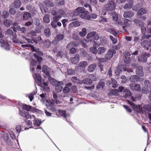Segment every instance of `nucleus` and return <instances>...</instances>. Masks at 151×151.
<instances>
[{
  "label": "nucleus",
  "instance_id": "nucleus-1",
  "mask_svg": "<svg viewBox=\"0 0 151 151\" xmlns=\"http://www.w3.org/2000/svg\"><path fill=\"white\" fill-rule=\"evenodd\" d=\"M22 47H30L32 52H35V53H34V55L35 58L37 59V61L39 63H40L42 60V58L39 55H42L43 54L39 50V49L35 48L32 45H22Z\"/></svg>",
  "mask_w": 151,
  "mask_h": 151
},
{
  "label": "nucleus",
  "instance_id": "nucleus-2",
  "mask_svg": "<svg viewBox=\"0 0 151 151\" xmlns=\"http://www.w3.org/2000/svg\"><path fill=\"white\" fill-rule=\"evenodd\" d=\"M96 78H94V76L93 75H90L89 78H85L81 81L82 83H84L87 85H90L92 83V81H96Z\"/></svg>",
  "mask_w": 151,
  "mask_h": 151
},
{
  "label": "nucleus",
  "instance_id": "nucleus-3",
  "mask_svg": "<svg viewBox=\"0 0 151 151\" xmlns=\"http://www.w3.org/2000/svg\"><path fill=\"white\" fill-rule=\"evenodd\" d=\"M128 102L129 104L132 106L135 111L137 113H142V112H143L142 108L141 105H136L133 103L129 101H128Z\"/></svg>",
  "mask_w": 151,
  "mask_h": 151
},
{
  "label": "nucleus",
  "instance_id": "nucleus-4",
  "mask_svg": "<svg viewBox=\"0 0 151 151\" xmlns=\"http://www.w3.org/2000/svg\"><path fill=\"white\" fill-rule=\"evenodd\" d=\"M88 65L86 61H82L80 62L77 65V69L79 70H83Z\"/></svg>",
  "mask_w": 151,
  "mask_h": 151
},
{
  "label": "nucleus",
  "instance_id": "nucleus-5",
  "mask_svg": "<svg viewBox=\"0 0 151 151\" xmlns=\"http://www.w3.org/2000/svg\"><path fill=\"white\" fill-rule=\"evenodd\" d=\"M107 10L108 11H112L115 10L116 5L113 1H109L108 4L106 5Z\"/></svg>",
  "mask_w": 151,
  "mask_h": 151
},
{
  "label": "nucleus",
  "instance_id": "nucleus-6",
  "mask_svg": "<svg viewBox=\"0 0 151 151\" xmlns=\"http://www.w3.org/2000/svg\"><path fill=\"white\" fill-rule=\"evenodd\" d=\"M93 37L94 39L96 40H98L100 38L99 35L94 31L89 33L88 34L87 36L88 39L91 38Z\"/></svg>",
  "mask_w": 151,
  "mask_h": 151
},
{
  "label": "nucleus",
  "instance_id": "nucleus-7",
  "mask_svg": "<svg viewBox=\"0 0 151 151\" xmlns=\"http://www.w3.org/2000/svg\"><path fill=\"white\" fill-rule=\"evenodd\" d=\"M115 53L116 51L114 50H109L105 55V58L107 60L113 57L114 54H115Z\"/></svg>",
  "mask_w": 151,
  "mask_h": 151
},
{
  "label": "nucleus",
  "instance_id": "nucleus-8",
  "mask_svg": "<svg viewBox=\"0 0 151 151\" xmlns=\"http://www.w3.org/2000/svg\"><path fill=\"white\" fill-rule=\"evenodd\" d=\"M130 89L134 91H139L141 90V87L139 85L135 83H132L129 85Z\"/></svg>",
  "mask_w": 151,
  "mask_h": 151
},
{
  "label": "nucleus",
  "instance_id": "nucleus-9",
  "mask_svg": "<svg viewBox=\"0 0 151 151\" xmlns=\"http://www.w3.org/2000/svg\"><path fill=\"white\" fill-rule=\"evenodd\" d=\"M85 9L83 7H79L77 8L75 10L74 14L75 15L78 16L80 14L84 13L85 12Z\"/></svg>",
  "mask_w": 151,
  "mask_h": 151
},
{
  "label": "nucleus",
  "instance_id": "nucleus-10",
  "mask_svg": "<svg viewBox=\"0 0 151 151\" xmlns=\"http://www.w3.org/2000/svg\"><path fill=\"white\" fill-rule=\"evenodd\" d=\"M80 56L78 54H76L74 57H72L70 59L71 63L73 64H76L79 61Z\"/></svg>",
  "mask_w": 151,
  "mask_h": 151
},
{
  "label": "nucleus",
  "instance_id": "nucleus-11",
  "mask_svg": "<svg viewBox=\"0 0 151 151\" xmlns=\"http://www.w3.org/2000/svg\"><path fill=\"white\" fill-rule=\"evenodd\" d=\"M150 56V54L149 53L142 54L141 55L140 58L139 59V60L141 62H146L147 57H149Z\"/></svg>",
  "mask_w": 151,
  "mask_h": 151
},
{
  "label": "nucleus",
  "instance_id": "nucleus-12",
  "mask_svg": "<svg viewBox=\"0 0 151 151\" xmlns=\"http://www.w3.org/2000/svg\"><path fill=\"white\" fill-rule=\"evenodd\" d=\"M0 43L1 44V46L3 47L5 50H8L9 49V46L8 43L4 40L0 39Z\"/></svg>",
  "mask_w": 151,
  "mask_h": 151
},
{
  "label": "nucleus",
  "instance_id": "nucleus-13",
  "mask_svg": "<svg viewBox=\"0 0 151 151\" xmlns=\"http://www.w3.org/2000/svg\"><path fill=\"white\" fill-rule=\"evenodd\" d=\"M136 73L137 75L143 77L144 76V73L142 67H139L137 68L136 70Z\"/></svg>",
  "mask_w": 151,
  "mask_h": 151
},
{
  "label": "nucleus",
  "instance_id": "nucleus-14",
  "mask_svg": "<svg viewBox=\"0 0 151 151\" xmlns=\"http://www.w3.org/2000/svg\"><path fill=\"white\" fill-rule=\"evenodd\" d=\"M134 15L133 12L131 11H125L124 13L123 17L124 18H130L132 17Z\"/></svg>",
  "mask_w": 151,
  "mask_h": 151
},
{
  "label": "nucleus",
  "instance_id": "nucleus-15",
  "mask_svg": "<svg viewBox=\"0 0 151 151\" xmlns=\"http://www.w3.org/2000/svg\"><path fill=\"white\" fill-rule=\"evenodd\" d=\"M142 113L149 112H151V105L149 104H145L142 107Z\"/></svg>",
  "mask_w": 151,
  "mask_h": 151
},
{
  "label": "nucleus",
  "instance_id": "nucleus-16",
  "mask_svg": "<svg viewBox=\"0 0 151 151\" xmlns=\"http://www.w3.org/2000/svg\"><path fill=\"white\" fill-rule=\"evenodd\" d=\"M122 93L124 97L125 98H129L131 95L130 91L129 89L126 88L124 90Z\"/></svg>",
  "mask_w": 151,
  "mask_h": 151
},
{
  "label": "nucleus",
  "instance_id": "nucleus-17",
  "mask_svg": "<svg viewBox=\"0 0 151 151\" xmlns=\"http://www.w3.org/2000/svg\"><path fill=\"white\" fill-rule=\"evenodd\" d=\"M31 17V14L27 12H25L23 15V20H27Z\"/></svg>",
  "mask_w": 151,
  "mask_h": 151
},
{
  "label": "nucleus",
  "instance_id": "nucleus-18",
  "mask_svg": "<svg viewBox=\"0 0 151 151\" xmlns=\"http://www.w3.org/2000/svg\"><path fill=\"white\" fill-rule=\"evenodd\" d=\"M88 12L87 11H85L84 13H81L79 14L80 17L83 19H86L89 20L91 18L90 16L84 14V13H87Z\"/></svg>",
  "mask_w": 151,
  "mask_h": 151
},
{
  "label": "nucleus",
  "instance_id": "nucleus-19",
  "mask_svg": "<svg viewBox=\"0 0 151 151\" xmlns=\"http://www.w3.org/2000/svg\"><path fill=\"white\" fill-rule=\"evenodd\" d=\"M139 78L136 75L132 76L130 78L129 80L132 82L135 83L139 81Z\"/></svg>",
  "mask_w": 151,
  "mask_h": 151
},
{
  "label": "nucleus",
  "instance_id": "nucleus-20",
  "mask_svg": "<svg viewBox=\"0 0 151 151\" xmlns=\"http://www.w3.org/2000/svg\"><path fill=\"white\" fill-rule=\"evenodd\" d=\"M10 35H11V36L13 37L12 39L13 42L15 43H17L18 42V40L16 39L17 37V35L15 33H13L12 30H10Z\"/></svg>",
  "mask_w": 151,
  "mask_h": 151
},
{
  "label": "nucleus",
  "instance_id": "nucleus-21",
  "mask_svg": "<svg viewBox=\"0 0 151 151\" xmlns=\"http://www.w3.org/2000/svg\"><path fill=\"white\" fill-rule=\"evenodd\" d=\"M72 81L77 84H82V82L81 81L78 79L76 77H73L71 78Z\"/></svg>",
  "mask_w": 151,
  "mask_h": 151
},
{
  "label": "nucleus",
  "instance_id": "nucleus-22",
  "mask_svg": "<svg viewBox=\"0 0 151 151\" xmlns=\"http://www.w3.org/2000/svg\"><path fill=\"white\" fill-rule=\"evenodd\" d=\"M147 11L146 9L141 8L138 10L137 14L139 16H142L147 13Z\"/></svg>",
  "mask_w": 151,
  "mask_h": 151
},
{
  "label": "nucleus",
  "instance_id": "nucleus-23",
  "mask_svg": "<svg viewBox=\"0 0 151 151\" xmlns=\"http://www.w3.org/2000/svg\"><path fill=\"white\" fill-rule=\"evenodd\" d=\"M118 91L116 89H112L111 90L110 92L108 93V95L109 96H111L112 95L116 96L118 95Z\"/></svg>",
  "mask_w": 151,
  "mask_h": 151
},
{
  "label": "nucleus",
  "instance_id": "nucleus-24",
  "mask_svg": "<svg viewBox=\"0 0 151 151\" xmlns=\"http://www.w3.org/2000/svg\"><path fill=\"white\" fill-rule=\"evenodd\" d=\"M21 3L20 0H15L14 2V7L16 8H19L21 6Z\"/></svg>",
  "mask_w": 151,
  "mask_h": 151
},
{
  "label": "nucleus",
  "instance_id": "nucleus-25",
  "mask_svg": "<svg viewBox=\"0 0 151 151\" xmlns=\"http://www.w3.org/2000/svg\"><path fill=\"white\" fill-rule=\"evenodd\" d=\"M44 32L47 37H48L51 35L50 29L48 28H46L44 31Z\"/></svg>",
  "mask_w": 151,
  "mask_h": 151
},
{
  "label": "nucleus",
  "instance_id": "nucleus-26",
  "mask_svg": "<svg viewBox=\"0 0 151 151\" xmlns=\"http://www.w3.org/2000/svg\"><path fill=\"white\" fill-rule=\"evenodd\" d=\"M96 67V65L95 64L90 65L88 68V70L89 72H93L94 71Z\"/></svg>",
  "mask_w": 151,
  "mask_h": 151
},
{
  "label": "nucleus",
  "instance_id": "nucleus-27",
  "mask_svg": "<svg viewBox=\"0 0 151 151\" xmlns=\"http://www.w3.org/2000/svg\"><path fill=\"white\" fill-rule=\"evenodd\" d=\"M106 50L105 47H99L97 50V53L98 54H101Z\"/></svg>",
  "mask_w": 151,
  "mask_h": 151
},
{
  "label": "nucleus",
  "instance_id": "nucleus-28",
  "mask_svg": "<svg viewBox=\"0 0 151 151\" xmlns=\"http://www.w3.org/2000/svg\"><path fill=\"white\" fill-rule=\"evenodd\" d=\"M43 44L46 47L48 48L51 44V42L48 40H46L43 42Z\"/></svg>",
  "mask_w": 151,
  "mask_h": 151
},
{
  "label": "nucleus",
  "instance_id": "nucleus-29",
  "mask_svg": "<svg viewBox=\"0 0 151 151\" xmlns=\"http://www.w3.org/2000/svg\"><path fill=\"white\" fill-rule=\"evenodd\" d=\"M80 25L79 22L78 21L73 22L71 23L69 25V27L73 28L78 27Z\"/></svg>",
  "mask_w": 151,
  "mask_h": 151
},
{
  "label": "nucleus",
  "instance_id": "nucleus-30",
  "mask_svg": "<svg viewBox=\"0 0 151 151\" xmlns=\"http://www.w3.org/2000/svg\"><path fill=\"white\" fill-rule=\"evenodd\" d=\"M133 22L137 25H138L140 26H142V25H144L143 22L139 20L134 19H133Z\"/></svg>",
  "mask_w": 151,
  "mask_h": 151
},
{
  "label": "nucleus",
  "instance_id": "nucleus-31",
  "mask_svg": "<svg viewBox=\"0 0 151 151\" xmlns=\"http://www.w3.org/2000/svg\"><path fill=\"white\" fill-rule=\"evenodd\" d=\"M104 86V82H103L102 81H100L97 85L96 87V88L98 89L101 88L103 89V88Z\"/></svg>",
  "mask_w": 151,
  "mask_h": 151
},
{
  "label": "nucleus",
  "instance_id": "nucleus-32",
  "mask_svg": "<svg viewBox=\"0 0 151 151\" xmlns=\"http://www.w3.org/2000/svg\"><path fill=\"white\" fill-rule=\"evenodd\" d=\"M36 91H34L29 94L27 95L26 96L28 97L30 101H32L34 99L33 96L36 93Z\"/></svg>",
  "mask_w": 151,
  "mask_h": 151
},
{
  "label": "nucleus",
  "instance_id": "nucleus-33",
  "mask_svg": "<svg viewBox=\"0 0 151 151\" xmlns=\"http://www.w3.org/2000/svg\"><path fill=\"white\" fill-rule=\"evenodd\" d=\"M123 68L122 67L121 65H119L116 69L115 73L117 75H119V73L122 71V69Z\"/></svg>",
  "mask_w": 151,
  "mask_h": 151
},
{
  "label": "nucleus",
  "instance_id": "nucleus-34",
  "mask_svg": "<svg viewBox=\"0 0 151 151\" xmlns=\"http://www.w3.org/2000/svg\"><path fill=\"white\" fill-rule=\"evenodd\" d=\"M49 15L48 14L45 15L43 17V20L44 22L48 23L50 22V20L49 19Z\"/></svg>",
  "mask_w": 151,
  "mask_h": 151
},
{
  "label": "nucleus",
  "instance_id": "nucleus-35",
  "mask_svg": "<svg viewBox=\"0 0 151 151\" xmlns=\"http://www.w3.org/2000/svg\"><path fill=\"white\" fill-rule=\"evenodd\" d=\"M72 38L75 40H79V37H78L77 33L75 32H74L72 34Z\"/></svg>",
  "mask_w": 151,
  "mask_h": 151
},
{
  "label": "nucleus",
  "instance_id": "nucleus-36",
  "mask_svg": "<svg viewBox=\"0 0 151 151\" xmlns=\"http://www.w3.org/2000/svg\"><path fill=\"white\" fill-rule=\"evenodd\" d=\"M145 86L147 88H151V83L148 80H145L144 82Z\"/></svg>",
  "mask_w": 151,
  "mask_h": 151
},
{
  "label": "nucleus",
  "instance_id": "nucleus-37",
  "mask_svg": "<svg viewBox=\"0 0 151 151\" xmlns=\"http://www.w3.org/2000/svg\"><path fill=\"white\" fill-rule=\"evenodd\" d=\"M33 76L34 78L38 82H40L41 81V78L39 75L37 73H35Z\"/></svg>",
  "mask_w": 151,
  "mask_h": 151
},
{
  "label": "nucleus",
  "instance_id": "nucleus-38",
  "mask_svg": "<svg viewBox=\"0 0 151 151\" xmlns=\"http://www.w3.org/2000/svg\"><path fill=\"white\" fill-rule=\"evenodd\" d=\"M21 115L27 119L31 118L32 117H33L34 119H35V115H32V116H30L27 113H23Z\"/></svg>",
  "mask_w": 151,
  "mask_h": 151
},
{
  "label": "nucleus",
  "instance_id": "nucleus-39",
  "mask_svg": "<svg viewBox=\"0 0 151 151\" xmlns=\"http://www.w3.org/2000/svg\"><path fill=\"white\" fill-rule=\"evenodd\" d=\"M63 88V87L60 85H57L55 87V89L58 93H59L61 91Z\"/></svg>",
  "mask_w": 151,
  "mask_h": 151
},
{
  "label": "nucleus",
  "instance_id": "nucleus-40",
  "mask_svg": "<svg viewBox=\"0 0 151 151\" xmlns=\"http://www.w3.org/2000/svg\"><path fill=\"white\" fill-rule=\"evenodd\" d=\"M64 38V36L63 35H57L55 38V40L59 41L62 40Z\"/></svg>",
  "mask_w": 151,
  "mask_h": 151
},
{
  "label": "nucleus",
  "instance_id": "nucleus-41",
  "mask_svg": "<svg viewBox=\"0 0 151 151\" xmlns=\"http://www.w3.org/2000/svg\"><path fill=\"white\" fill-rule=\"evenodd\" d=\"M22 108L23 109L26 110L27 111H29L32 109V106L26 104H24L22 106Z\"/></svg>",
  "mask_w": 151,
  "mask_h": 151
},
{
  "label": "nucleus",
  "instance_id": "nucleus-42",
  "mask_svg": "<svg viewBox=\"0 0 151 151\" xmlns=\"http://www.w3.org/2000/svg\"><path fill=\"white\" fill-rule=\"evenodd\" d=\"M133 6V5L129 3L126 4L124 6V8L126 10H129Z\"/></svg>",
  "mask_w": 151,
  "mask_h": 151
},
{
  "label": "nucleus",
  "instance_id": "nucleus-43",
  "mask_svg": "<svg viewBox=\"0 0 151 151\" xmlns=\"http://www.w3.org/2000/svg\"><path fill=\"white\" fill-rule=\"evenodd\" d=\"M107 30L110 33L114 36H116L117 33L116 32L114 31V30L112 28H108L107 29Z\"/></svg>",
  "mask_w": 151,
  "mask_h": 151
},
{
  "label": "nucleus",
  "instance_id": "nucleus-44",
  "mask_svg": "<svg viewBox=\"0 0 151 151\" xmlns=\"http://www.w3.org/2000/svg\"><path fill=\"white\" fill-rule=\"evenodd\" d=\"M58 112L59 114L61 116L64 117L65 119L66 118V111L65 110H59Z\"/></svg>",
  "mask_w": 151,
  "mask_h": 151
},
{
  "label": "nucleus",
  "instance_id": "nucleus-45",
  "mask_svg": "<svg viewBox=\"0 0 151 151\" xmlns=\"http://www.w3.org/2000/svg\"><path fill=\"white\" fill-rule=\"evenodd\" d=\"M41 123V122L40 120L38 119H35L34 120V124L35 125H36L37 126H39Z\"/></svg>",
  "mask_w": 151,
  "mask_h": 151
},
{
  "label": "nucleus",
  "instance_id": "nucleus-46",
  "mask_svg": "<svg viewBox=\"0 0 151 151\" xmlns=\"http://www.w3.org/2000/svg\"><path fill=\"white\" fill-rule=\"evenodd\" d=\"M58 14L60 15L61 16H64L65 15V12L62 9H59L57 11Z\"/></svg>",
  "mask_w": 151,
  "mask_h": 151
},
{
  "label": "nucleus",
  "instance_id": "nucleus-47",
  "mask_svg": "<svg viewBox=\"0 0 151 151\" xmlns=\"http://www.w3.org/2000/svg\"><path fill=\"white\" fill-rule=\"evenodd\" d=\"M43 72L47 76L49 79L51 78V77L50 76V73L49 69L47 70H44Z\"/></svg>",
  "mask_w": 151,
  "mask_h": 151
},
{
  "label": "nucleus",
  "instance_id": "nucleus-48",
  "mask_svg": "<svg viewBox=\"0 0 151 151\" xmlns=\"http://www.w3.org/2000/svg\"><path fill=\"white\" fill-rule=\"evenodd\" d=\"M141 6L140 4H137L134 6L132 8V9L135 11H137L140 7Z\"/></svg>",
  "mask_w": 151,
  "mask_h": 151
},
{
  "label": "nucleus",
  "instance_id": "nucleus-49",
  "mask_svg": "<svg viewBox=\"0 0 151 151\" xmlns=\"http://www.w3.org/2000/svg\"><path fill=\"white\" fill-rule=\"evenodd\" d=\"M40 96L41 99H40L42 103H44L45 101L46 100V98L45 96V95L43 93L41 94L40 95Z\"/></svg>",
  "mask_w": 151,
  "mask_h": 151
},
{
  "label": "nucleus",
  "instance_id": "nucleus-50",
  "mask_svg": "<svg viewBox=\"0 0 151 151\" xmlns=\"http://www.w3.org/2000/svg\"><path fill=\"white\" fill-rule=\"evenodd\" d=\"M61 18V15H58L57 16L54 17L53 18V20L54 21L57 22Z\"/></svg>",
  "mask_w": 151,
  "mask_h": 151
},
{
  "label": "nucleus",
  "instance_id": "nucleus-51",
  "mask_svg": "<svg viewBox=\"0 0 151 151\" xmlns=\"http://www.w3.org/2000/svg\"><path fill=\"white\" fill-rule=\"evenodd\" d=\"M28 35L29 37L35 36L36 35V32L35 31L32 30L28 33Z\"/></svg>",
  "mask_w": 151,
  "mask_h": 151
},
{
  "label": "nucleus",
  "instance_id": "nucleus-52",
  "mask_svg": "<svg viewBox=\"0 0 151 151\" xmlns=\"http://www.w3.org/2000/svg\"><path fill=\"white\" fill-rule=\"evenodd\" d=\"M91 51L94 54H96L97 52V50L95 47H92L90 48Z\"/></svg>",
  "mask_w": 151,
  "mask_h": 151
},
{
  "label": "nucleus",
  "instance_id": "nucleus-53",
  "mask_svg": "<svg viewBox=\"0 0 151 151\" xmlns=\"http://www.w3.org/2000/svg\"><path fill=\"white\" fill-rule=\"evenodd\" d=\"M75 73V70L71 69H68L67 71V74L68 75H72Z\"/></svg>",
  "mask_w": 151,
  "mask_h": 151
},
{
  "label": "nucleus",
  "instance_id": "nucleus-54",
  "mask_svg": "<svg viewBox=\"0 0 151 151\" xmlns=\"http://www.w3.org/2000/svg\"><path fill=\"white\" fill-rule=\"evenodd\" d=\"M111 80L112 81V84H113L112 87L114 88H116L117 87L116 81L113 78H111Z\"/></svg>",
  "mask_w": 151,
  "mask_h": 151
},
{
  "label": "nucleus",
  "instance_id": "nucleus-55",
  "mask_svg": "<svg viewBox=\"0 0 151 151\" xmlns=\"http://www.w3.org/2000/svg\"><path fill=\"white\" fill-rule=\"evenodd\" d=\"M70 91V89L69 88L65 87L63 90V92L64 94H66L69 92Z\"/></svg>",
  "mask_w": 151,
  "mask_h": 151
},
{
  "label": "nucleus",
  "instance_id": "nucleus-56",
  "mask_svg": "<svg viewBox=\"0 0 151 151\" xmlns=\"http://www.w3.org/2000/svg\"><path fill=\"white\" fill-rule=\"evenodd\" d=\"M21 28V27L19 26H17L16 27V28L15 27H11L12 29L14 32V33H15V32L17 31V30L18 31H19L20 30Z\"/></svg>",
  "mask_w": 151,
  "mask_h": 151
},
{
  "label": "nucleus",
  "instance_id": "nucleus-57",
  "mask_svg": "<svg viewBox=\"0 0 151 151\" xmlns=\"http://www.w3.org/2000/svg\"><path fill=\"white\" fill-rule=\"evenodd\" d=\"M50 102L51 104H53L55 103L56 104H60V102L58 100L54 99V100H51Z\"/></svg>",
  "mask_w": 151,
  "mask_h": 151
},
{
  "label": "nucleus",
  "instance_id": "nucleus-58",
  "mask_svg": "<svg viewBox=\"0 0 151 151\" xmlns=\"http://www.w3.org/2000/svg\"><path fill=\"white\" fill-rule=\"evenodd\" d=\"M147 41V50L149 49L148 47L151 46V40H146Z\"/></svg>",
  "mask_w": 151,
  "mask_h": 151
},
{
  "label": "nucleus",
  "instance_id": "nucleus-59",
  "mask_svg": "<svg viewBox=\"0 0 151 151\" xmlns=\"http://www.w3.org/2000/svg\"><path fill=\"white\" fill-rule=\"evenodd\" d=\"M9 16L8 13L6 11L3 12L2 13V17L4 18H7Z\"/></svg>",
  "mask_w": 151,
  "mask_h": 151
},
{
  "label": "nucleus",
  "instance_id": "nucleus-60",
  "mask_svg": "<svg viewBox=\"0 0 151 151\" xmlns=\"http://www.w3.org/2000/svg\"><path fill=\"white\" fill-rule=\"evenodd\" d=\"M46 5L48 6L53 7L54 6V4L51 1H47L46 2Z\"/></svg>",
  "mask_w": 151,
  "mask_h": 151
},
{
  "label": "nucleus",
  "instance_id": "nucleus-61",
  "mask_svg": "<svg viewBox=\"0 0 151 151\" xmlns=\"http://www.w3.org/2000/svg\"><path fill=\"white\" fill-rule=\"evenodd\" d=\"M4 25L6 27L9 26V20L6 19L4 21Z\"/></svg>",
  "mask_w": 151,
  "mask_h": 151
},
{
  "label": "nucleus",
  "instance_id": "nucleus-62",
  "mask_svg": "<svg viewBox=\"0 0 151 151\" xmlns=\"http://www.w3.org/2000/svg\"><path fill=\"white\" fill-rule=\"evenodd\" d=\"M86 41L84 40H81V45H83L84 47H86Z\"/></svg>",
  "mask_w": 151,
  "mask_h": 151
},
{
  "label": "nucleus",
  "instance_id": "nucleus-63",
  "mask_svg": "<svg viewBox=\"0 0 151 151\" xmlns=\"http://www.w3.org/2000/svg\"><path fill=\"white\" fill-rule=\"evenodd\" d=\"M127 110V111L129 112H132V110L129 108V107L126 105H124L123 106Z\"/></svg>",
  "mask_w": 151,
  "mask_h": 151
},
{
  "label": "nucleus",
  "instance_id": "nucleus-64",
  "mask_svg": "<svg viewBox=\"0 0 151 151\" xmlns=\"http://www.w3.org/2000/svg\"><path fill=\"white\" fill-rule=\"evenodd\" d=\"M73 46V47H75L78 46L79 45V44L78 42L75 41L71 42Z\"/></svg>",
  "mask_w": 151,
  "mask_h": 151
}]
</instances>
